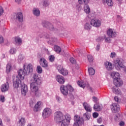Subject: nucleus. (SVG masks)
<instances>
[{
  "mask_svg": "<svg viewBox=\"0 0 126 126\" xmlns=\"http://www.w3.org/2000/svg\"><path fill=\"white\" fill-rule=\"evenodd\" d=\"M33 72V65L32 64L29 63L28 65H24V69H20L18 72L19 77L23 80L24 79V77L25 75H28L30 73H32Z\"/></svg>",
  "mask_w": 126,
  "mask_h": 126,
  "instance_id": "f257e3e1",
  "label": "nucleus"
},
{
  "mask_svg": "<svg viewBox=\"0 0 126 126\" xmlns=\"http://www.w3.org/2000/svg\"><path fill=\"white\" fill-rule=\"evenodd\" d=\"M111 75L114 79L113 83L116 87H120L123 85V81L120 78V73L117 72H112Z\"/></svg>",
  "mask_w": 126,
  "mask_h": 126,
  "instance_id": "f03ea898",
  "label": "nucleus"
},
{
  "mask_svg": "<svg viewBox=\"0 0 126 126\" xmlns=\"http://www.w3.org/2000/svg\"><path fill=\"white\" fill-rule=\"evenodd\" d=\"M63 117V113L60 111H56L54 114V120L58 124H62Z\"/></svg>",
  "mask_w": 126,
  "mask_h": 126,
  "instance_id": "7ed1b4c3",
  "label": "nucleus"
},
{
  "mask_svg": "<svg viewBox=\"0 0 126 126\" xmlns=\"http://www.w3.org/2000/svg\"><path fill=\"white\" fill-rule=\"evenodd\" d=\"M38 85L35 83H32L30 85L32 92L34 93L35 96L39 95V87H38Z\"/></svg>",
  "mask_w": 126,
  "mask_h": 126,
  "instance_id": "20e7f679",
  "label": "nucleus"
},
{
  "mask_svg": "<svg viewBox=\"0 0 126 126\" xmlns=\"http://www.w3.org/2000/svg\"><path fill=\"white\" fill-rule=\"evenodd\" d=\"M70 120H71L70 115L69 114H66L64 117L63 116V120L62 123L61 124V126H68V124L70 123Z\"/></svg>",
  "mask_w": 126,
  "mask_h": 126,
  "instance_id": "39448f33",
  "label": "nucleus"
},
{
  "mask_svg": "<svg viewBox=\"0 0 126 126\" xmlns=\"http://www.w3.org/2000/svg\"><path fill=\"white\" fill-rule=\"evenodd\" d=\"M90 23L92 26L96 28H98L101 26V21L99 19H92L90 21Z\"/></svg>",
  "mask_w": 126,
  "mask_h": 126,
  "instance_id": "423d86ee",
  "label": "nucleus"
},
{
  "mask_svg": "<svg viewBox=\"0 0 126 126\" xmlns=\"http://www.w3.org/2000/svg\"><path fill=\"white\" fill-rule=\"evenodd\" d=\"M51 115H52V110H51V109L46 108L43 110L42 116L44 119H46V118H49Z\"/></svg>",
  "mask_w": 126,
  "mask_h": 126,
  "instance_id": "0eeeda50",
  "label": "nucleus"
},
{
  "mask_svg": "<svg viewBox=\"0 0 126 126\" xmlns=\"http://www.w3.org/2000/svg\"><path fill=\"white\" fill-rule=\"evenodd\" d=\"M60 90L63 95L66 96L68 94V89L67 85H62L60 87Z\"/></svg>",
  "mask_w": 126,
  "mask_h": 126,
  "instance_id": "6e6552de",
  "label": "nucleus"
},
{
  "mask_svg": "<svg viewBox=\"0 0 126 126\" xmlns=\"http://www.w3.org/2000/svg\"><path fill=\"white\" fill-rule=\"evenodd\" d=\"M39 63L41 66L42 67H44L45 68H46V67H48L49 66V64H48V62L45 58H41L39 60Z\"/></svg>",
  "mask_w": 126,
  "mask_h": 126,
  "instance_id": "1a4fd4ad",
  "label": "nucleus"
},
{
  "mask_svg": "<svg viewBox=\"0 0 126 126\" xmlns=\"http://www.w3.org/2000/svg\"><path fill=\"white\" fill-rule=\"evenodd\" d=\"M107 35L109 38H114L117 36V32L112 29H109L107 31Z\"/></svg>",
  "mask_w": 126,
  "mask_h": 126,
  "instance_id": "9d476101",
  "label": "nucleus"
},
{
  "mask_svg": "<svg viewBox=\"0 0 126 126\" xmlns=\"http://www.w3.org/2000/svg\"><path fill=\"white\" fill-rule=\"evenodd\" d=\"M56 81H58L60 84H63L65 82V79L63 77V76L61 75H58L56 76Z\"/></svg>",
  "mask_w": 126,
  "mask_h": 126,
  "instance_id": "9b49d317",
  "label": "nucleus"
},
{
  "mask_svg": "<svg viewBox=\"0 0 126 126\" xmlns=\"http://www.w3.org/2000/svg\"><path fill=\"white\" fill-rule=\"evenodd\" d=\"M111 110L113 113H118L120 111V106L118 103H114L111 106Z\"/></svg>",
  "mask_w": 126,
  "mask_h": 126,
  "instance_id": "f8f14e48",
  "label": "nucleus"
},
{
  "mask_svg": "<svg viewBox=\"0 0 126 126\" xmlns=\"http://www.w3.org/2000/svg\"><path fill=\"white\" fill-rule=\"evenodd\" d=\"M28 92V87L27 85L24 84L21 86V94L23 96H26V94Z\"/></svg>",
  "mask_w": 126,
  "mask_h": 126,
  "instance_id": "ddd939ff",
  "label": "nucleus"
},
{
  "mask_svg": "<svg viewBox=\"0 0 126 126\" xmlns=\"http://www.w3.org/2000/svg\"><path fill=\"white\" fill-rule=\"evenodd\" d=\"M57 69L60 73H61V74H63V75H67L68 74L67 70L63 69L62 66H58Z\"/></svg>",
  "mask_w": 126,
  "mask_h": 126,
  "instance_id": "4468645a",
  "label": "nucleus"
},
{
  "mask_svg": "<svg viewBox=\"0 0 126 126\" xmlns=\"http://www.w3.org/2000/svg\"><path fill=\"white\" fill-rule=\"evenodd\" d=\"M115 64H118L119 66L121 68H124L125 67V65H124V61L121 59H117L115 61Z\"/></svg>",
  "mask_w": 126,
  "mask_h": 126,
  "instance_id": "2eb2a0df",
  "label": "nucleus"
},
{
  "mask_svg": "<svg viewBox=\"0 0 126 126\" xmlns=\"http://www.w3.org/2000/svg\"><path fill=\"white\" fill-rule=\"evenodd\" d=\"M21 84V79L18 77L16 78V80L13 82V85L14 88H18L19 87V85Z\"/></svg>",
  "mask_w": 126,
  "mask_h": 126,
  "instance_id": "dca6fc26",
  "label": "nucleus"
},
{
  "mask_svg": "<svg viewBox=\"0 0 126 126\" xmlns=\"http://www.w3.org/2000/svg\"><path fill=\"white\" fill-rule=\"evenodd\" d=\"M0 89L2 92H6L7 91H8V90L9 89V84H8V82H7L6 84H2L1 86Z\"/></svg>",
  "mask_w": 126,
  "mask_h": 126,
  "instance_id": "f3484780",
  "label": "nucleus"
},
{
  "mask_svg": "<svg viewBox=\"0 0 126 126\" xmlns=\"http://www.w3.org/2000/svg\"><path fill=\"white\" fill-rule=\"evenodd\" d=\"M83 106L87 112L91 113L92 112V107L87 102L83 103Z\"/></svg>",
  "mask_w": 126,
  "mask_h": 126,
  "instance_id": "a211bd4d",
  "label": "nucleus"
},
{
  "mask_svg": "<svg viewBox=\"0 0 126 126\" xmlns=\"http://www.w3.org/2000/svg\"><path fill=\"white\" fill-rule=\"evenodd\" d=\"M15 19L18 20L19 22H22L23 21V14L21 12H18L16 14Z\"/></svg>",
  "mask_w": 126,
  "mask_h": 126,
  "instance_id": "6ab92c4d",
  "label": "nucleus"
},
{
  "mask_svg": "<svg viewBox=\"0 0 126 126\" xmlns=\"http://www.w3.org/2000/svg\"><path fill=\"white\" fill-rule=\"evenodd\" d=\"M33 79L34 82H32V83H35V84H40V83L42 82V81L41 79H40V78H39L37 74H34L33 75Z\"/></svg>",
  "mask_w": 126,
  "mask_h": 126,
  "instance_id": "aec40b11",
  "label": "nucleus"
},
{
  "mask_svg": "<svg viewBox=\"0 0 126 126\" xmlns=\"http://www.w3.org/2000/svg\"><path fill=\"white\" fill-rule=\"evenodd\" d=\"M104 65L108 70H112L113 69V64L109 62L105 63Z\"/></svg>",
  "mask_w": 126,
  "mask_h": 126,
  "instance_id": "412c9836",
  "label": "nucleus"
},
{
  "mask_svg": "<svg viewBox=\"0 0 126 126\" xmlns=\"http://www.w3.org/2000/svg\"><path fill=\"white\" fill-rule=\"evenodd\" d=\"M117 87H118L116 86V87H113L112 88V90L113 92H114L115 93V94H116L117 95H122V92H121L120 89H119Z\"/></svg>",
  "mask_w": 126,
  "mask_h": 126,
  "instance_id": "4be33fe9",
  "label": "nucleus"
},
{
  "mask_svg": "<svg viewBox=\"0 0 126 126\" xmlns=\"http://www.w3.org/2000/svg\"><path fill=\"white\" fill-rule=\"evenodd\" d=\"M43 26L44 27H46V28H48V29H50V30H53V29H54V27L52 24L49 22H46L45 23L43 24Z\"/></svg>",
  "mask_w": 126,
  "mask_h": 126,
  "instance_id": "5701e85b",
  "label": "nucleus"
},
{
  "mask_svg": "<svg viewBox=\"0 0 126 126\" xmlns=\"http://www.w3.org/2000/svg\"><path fill=\"white\" fill-rule=\"evenodd\" d=\"M26 121H25V118H21L19 120V123L18 124V126H25V123Z\"/></svg>",
  "mask_w": 126,
  "mask_h": 126,
  "instance_id": "b1692460",
  "label": "nucleus"
},
{
  "mask_svg": "<svg viewBox=\"0 0 126 126\" xmlns=\"http://www.w3.org/2000/svg\"><path fill=\"white\" fill-rule=\"evenodd\" d=\"M94 109L96 112H99V111H101V110H102V107L100 106V104L99 103H95L94 105Z\"/></svg>",
  "mask_w": 126,
  "mask_h": 126,
  "instance_id": "393cba45",
  "label": "nucleus"
},
{
  "mask_svg": "<svg viewBox=\"0 0 126 126\" xmlns=\"http://www.w3.org/2000/svg\"><path fill=\"white\" fill-rule=\"evenodd\" d=\"M41 105H42V102L38 101L37 102L33 109L34 112H38V111H39V108H40Z\"/></svg>",
  "mask_w": 126,
  "mask_h": 126,
  "instance_id": "a878e982",
  "label": "nucleus"
},
{
  "mask_svg": "<svg viewBox=\"0 0 126 126\" xmlns=\"http://www.w3.org/2000/svg\"><path fill=\"white\" fill-rule=\"evenodd\" d=\"M74 121L75 123H77L78 124H81V120L80 119V117L79 115H75L74 117Z\"/></svg>",
  "mask_w": 126,
  "mask_h": 126,
  "instance_id": "bb28decb",
  "label": "nucleus"
},
{
  "mask_svg": "<svg viewBox=\"0 0 126 126\" xmlns=\"http://www.w3.org/2000/svg\"><path fill=\"white\" fill-rule=\"evenodd\" d=\"M12 69V66H11V64H10V63H8L6 67V73H9V72L11 71Z\"/></svg>",
  "mask_w": 126,
  "mask_h": 126,
  "instance_id": "cd10ccee",
  "label": "nucleus"
},
{
  "mask_svg": "<svg viewBox=\"0 0 126 126\" xmlns=\"http://www.w3.org/2000/svg\"><path fill=\"white\" fill-rule=\"evenodd\" d=\"M84 10L87 14H89L90 13V7L87 4L85 5Z\"/></svg>",
  "mask_w": 126,
  "mask_h": 126,
  "instance_id": "c85d7f7f",
  "label": "nucleus"
},
{
  "mask_svg": "<svg viewBox=\"0 0 126 126\" xmlns=\"http://www.w3.org/2000/svg\"><path fill=\"white\" fill-rule=\"evenodd\" d=\"M32 12L35 16H39L40 15V10L38 8H34Z\"/></svg>",
  "mask_w": 126,
  "mask_h": 126,
  "instance_id": "c756f323",
  "label": "nucleus"
},
{
  "mask_svg": "<svg viewBox=\"0 0 126 126\" xmlns=\"http://www.w3.org/2000/svg\"><path fill=\"white\" fill-rule=\"evenodd\" d=\"M88 71L90 75H94L95 74V70L92 67L89 68Z\"/></svg>",
  "mask_w": 126,
  "mask_h": 126,
  "instance_id": "7c9ffc66",
  "label": "nucleus"
},
{
  "mask_svg": "<svg viewBox=\"0 0 126 126\" xmlns=\"http://www.w3.org/2000/svg\"><path fill=\"white\" fill-rule=\"evenodd\" d=\"M54 48V51L56 52V53H60L61 52H62V48H61L59 46L55 45Z\"/></svg>",
  "mask_w": 126,
  "mask_h": 126,
  "instance_id": "2f4dec72",
  "label": "nucleus"
},
{
  "mask_svg": "<svg viewBox=\"0 0 126 126\" xmlns=\"http://www.w3.org/2000/svg\"><path fill=\"white\" fill-rule=\"evenodd\" d=\"M84 28L86 30H90L92 28V26H91V24L86 23L84 26Z\"/></svg>",
  "mask_w": 126,
  "mask_h": 126,
  "instance_id": "473e14b6",
  "label": "nucleus"
},
{
  "mask_svg": "<svg viewBox=\"0 0 126 126\" xmlns=\"http://www.w3.org/2000/svg\"><path fill=\"white\" fill-rule=\"evenodd\" d=\"M78 2L80 4H83L84 3L86 5L89 2V0H78Z\"/></svg>",
  "mask_w": 126,
  "mask_h": 126,
  "instance_id": "72a5a7b5",
  "label": "nucleus"
},
{
  "mask_svg": "<svg viewBox=\"0 0 126 126\" xmlns=\"http://www.w3.org/2000/svg\"><path fill=\"white\" fill-rule=\"evenodd\" d=\"M78 84L79 86H80V87H82V88H84L86 86L85 83L82 81H78Z\"/></svg>",
  "mask_w": 126,
  "mask_h": 126,
  "instance_id": "f704fd0d",
  "label": "nucleus"
},
{
  "mask_svg": "<svg viewBox=\"0 0 126 126\" xmlns=\"http://www.w3.org/2000/svg\"><path fill=\"white\" fill-rule=\"evenodd\" d=\"M106 2L109 6H113V4H114V2L112 0H106Z\"/></svg>",
  "mask_w": 126,
  "mask_h": 126,
  "instance_id": "c9c22d12",
  "label": "nucleus"
},
{
  "mask_svg": "<svg viewBox=\"0 0 126 126\" xmlns=\"http://www.w3.org/2000/svg\"><path fill=\"white\" fill-rule=\"evenodd\" d=\"M15 41L16 42V43H17V44H21V43L22 42L21 38L19 37H15Z\"/></svg>",
  "mask_w": 126,
  "mask_h": 126,
  "instance_id": "e433bc0d",
  "label": "nucleus"
},
{
  "mask_svg": "<svg viewBox=\"0 0 126 126\" xmlns=\"http://www.w3.org/2000/svg\"><path fill=\"white\" fill-rule=\"evenodd\" d=\"M37 70L38 73H42L43 72V69H42V67L40 66H37Z\"/></svg>",
  "mask_w": 126,
  "mask_h": 126,
  "instance_id": "4c0bfd02",
  "label": "nucleus"
},
{
  "mask_svg": "<svg viewBox=\"0 0 126 126\" xmlns=\"http://www.w3.org/2000/svg\"><path fill=\"white\" fill-rule=\"evenodd\" d=\"M84 115L86 116V118L88 120H89L91 117V114H90V113L89 112L85 113Z\"/></svg>",
  "mask_w": 126,
  "mask_h": 126,
  "instance_id": "58836bf2",
  "label": "nucleus"
},
{
  "mask_svg": "<svg viewBox=\"0 0 126 126\" xmlns=\"http://www.w3.org/2000/svg\"><path fill=\"white\" fill-rule=\"evenodd\" d=\"M88 59L89 60V63H92L93 62L94 58L93 56L88 55Z\"/></svg>",
  "mask_w": 126,
  "mask_h": 126,
  "instance_id": "ea45409f",
  "label": "nucleus"
},
{
  "mask_svg": "<svg viewBox=\"0 0 126 126\" xmlns=\"http://www.w3.org/2000/svg\"><path fill=\"white\" fill-rule=\"evenodd\" d=\"M67 87H68V90H69L70 92H73V91H74V89H73L72 86L67 85Z\"/></svg>",
  "mask_w": 126,
  "mask_h": 126,
  "instance_id": "a19ab883",
  "label": "nucleus"
},
{
  "mask_svg": "<svg viewBox=\"0 0 126 126\" xmlns=\"http://www.w3.org/2000/svg\"><path fill=\"white\" fill-rule=\"evenodd\" d=\"M10 54H11V55H14V54H15L16 53V49L15 48H12L10 50Z\"/></svg>",
  "mask_w": 126,
  "mask_h": 126,
  "instance_id": "79ce46f5",
  "label": "nucleus"
},
{
  "mask_svg": "<svg viewBox=\"0 0 126 126\" xmlns=\"http://www.w3.org/2000/svg\"><path fill=\"white\" fill-rule=\"evenodd\" d=\"M55 56H54L53 55H50L49 56V61L51 63H53V62L55 61Z\"/></svg>",
  "mask_w": 126,
  "mask_h": 126,
  "instance_id": "37998d69",
  "label": "nucleus"
},
{
  "mask_svg": "<svg viewBox=\"0 0 126 126\" xmlns=\"http://www.w3.org/2000/svg\"><path fill=\"white\" fill-rule=\"evenodd\" d=\"M0 102H2V103H3V102H4V101H5L4 96H3L2 95H0Z\"/></svg>",
  "mask_w": 126,
  "mask_h": 126,
  "instance_id": "c03bdc74",
  "label": "nucleus"
},
{
  "mask_svg": "<svg viewBox=\"0 0 126 126\" xmlns=\"http://www.w3.org/2000/svg\"><path fill=\"white\" fill-rule=\"evenodd\" d=\"M116 56H117V54L115 52H112L110 54V58L112 59H114V58H116Z\"/></svg>",
  "mask_w": 126,
  "mask_h": 126,
  "instance_id": "a18cd8bd",
  "label": "nucleus"
},
{
  "mask_svg": "<svg viewBox=\"0 0 126 126\" xmlns=\"http://www.w3.org/2000/svg\"><path fill=\"white\" fill-rule=\"evenodd\" d=\"M70 62L71 63H76V61L74 60V58L71 57L70 58Z\"/></svg>",
  "mask_w": 126,
  "mask_h": 126,
  "instance_id": "49530a36",
  "label": "nucleus"
},
{
  "mask_svg": "<svg viewBox=\"0 0 126 126\" xmlns=\"http://www.w3.org/2000/svg\"><path fill=\"white\" fill-rule=\"evenodd\" d=\"M4 42V39H3V37L2 36L0 35V44H3Z\"/></svg>",
  "mask_w": 126,
  "mask_h": 126,
  "instance_id": "de8ad7c7",
  "label": "nucleus"
},
{
  "mask_svg": "<svg viewBox=\"0 0 126 126\" xmlns=\"http://www.w3.org/2000/svg\"><path fill=\"white\" fill-rule=\"evenodd\" d=\"M93 116L94 118H98V116H99V114H98V113L97 112H94L93 113Z\"/></svg>",
  "mask_w": 126,
  "mask_h": 126,
  "instance_id": "09e8293b",
  "label": "nucleus"
},
{
  "mask_svg": "<svg viewBox=\"0 0 126 126\" xmlns=\"http://www.w3.org/2000/svg\"><path fill=\"white\" fill-rule=\"evenodd\" d=\"M2 13H3V8H2V7L0 6V16H1Z\"/></svg>",
  "mask_w": 126,
  "mask_h": 126,
  "instance_id": "8fccbe9b",
  "label": "nucleus"
},
{
  "mask_svg": "<svg viewBox=\"0 0 126 126\" xmlns=\"http://www.w3.org/2000/svg\"><path fill=\"white\" fill-rule=\"evenodd\" d=\"M104 39H105V42L106 43H110V41H111V39H110V37L106 38V36H105Z\"/></svg>",
  "mask_w": 126,
  "mask_h": 126,
  "instance_id": "3c124183",
  "label": "nucleus"
},
{
  "mask_svg": "<svg viewBox=\"0 0 126 126\" xmlns=\"http://www.w3.org/2000/svg\"><path fill=\"white\" fill-rule=\"evenodd\" d=\"M56 100L59 102V103H61L62 102V98L60 97V96H56Z\"/></svg>",
  "mask_w": 126,
  "mask_h": 126,
  "instance_id": "603ef678",
  "label": "nucleus"
},
{
  "mask_svg": "<svg viewBox=\"0 0 126 126\" xmlns=\"http://www.w3.org/2000/svg\"><path fill=\"white\" fill-rule=\"evenodd\" d=\"M43 6H48V1L47 0H44L43 2Z\"/></svg>",
  "mask_w": 126,
  "mask_h": 126,
  "instance_id": "864d4df0",
  "label": "nucleus"
},
{
  "mask_svg": "<svg viewBox=\"0 0 126 126\" xmlns=\"http://www.w3.org/2000/svg\"><path fill=\"white\" fill-rule=\"evenodd\" d=\"M93 101L94 102V103H97V102H98V98L95 96H94L93 97Z\"/></svg>",
  "mask_w": 126,
  "mask_h": 126,
  "instance_id": "5fc2aeb1",
  "label": "nucleus"
},
{
  "mask_svg": "<svg viewBox=\"0 0 126 126\" xmlns=\"http://www.w3.org/2000/svg\"><path fill=\"white\" fill-rule=\"evenodd\" d=\"M119 126H125V122H123V121H121L119 123Z\"/></svg>",
  "mask_w": 126,
  "mask_h": 126,
  "instance_id": "6e6d98bb",
  "label": "nucleus"
},
{
  "mask_svg": "<svg viewBox=\"0 0 126 126\" xmlns=\"http://www.w3.org/2000/svg\"><path fill=\"white\" fill-rule=\"evenodd\" d=\"M114 100L116 102H119V97L118 96H115L114 97Z\"/></svg>",
  "mask_w": 126,
  "mask_h": 126,
  "instance_id": "4d7b16f0",
  "label": "nucleus"
},
{
  "mask_svg": "<svg viewBox=\"0 0 126 126\" xmlns=\"http://www.w3.org/2000/svg\"><path fill=\"white\" fill-rule=\"evenodd\" d=\"M102 119H101V118L98 119L97 120V123H98V124H101V123H102Z\"/></svg>",
  "mask_w": 126,
  "mask_h": 126,
  "instance_id": "13d9d810",
  "label": "nucleus"
},
{
  "mask_svg": "<svg viewBox=\"0 0 126 126\" xmlns=\"http://www.w3.org/2000/svg\"><path fill=\"white\" fill-rule=\"evenodd\" d=\"M99 50H100V45L98 44L96 46V50L99 51Z\"/></svg>",
  "mask_w": 126,
  "mask_h": 126,
  "instance_id": "bf43d9fd",
  "label": "nucleus"
},
{
  "mask_svg": "<svg viewBox=\"0 0 126 126\" xmlns=\"http://www.w3.org/2000/svg\"><path fill=\"white\" fill-rule=\"evenodd\" d=\"M79 125H80V124L75 122L73 126H79Z\"/></svg>",
  "mask_w": 126,
  "mask_h": 126,
  "instance_id": "052dcab7",
  "label": "nucleus"
},
{
  "mask_svg": "<svg viewBox=\"0 0 126 126\" xmlns=\"http://www.w3.org/2000/svg\"><path fill=\"white\" fill-rule=\"evenodd\" d=\"M0 126H3V124H2V121L1 119H0Z\"/></svg>",
  "mask_w": 126,
  "mask_h": 126,
  "instance_id": "680f3d73",
  "label": "nucleus"
},
{
  "mask_svg": "<svg viewBox=\"0 0 126 126\" xmlns=\"http://www.w3.org/2000/svg\"><path fill=\"white\" fill-rule=\"evenodd\" d=\"M16 2H17V3H19L21 1V0H15Z\"/></svg>",
  "mask_w": 126,
  "mask_h": 126,
  "instance_id": "e2e57ef3",
  "label": "nucleus"
},
{
  "mask_svg": "<svg viewBox=\"0 0 126 126\" xmlns=\"http://www.w3.org/2000/svg\"><path fill=\"white\" fill-rule=\"evenodd\" d=\"M90 91H91V92H93V89H92V88H89Z\"/></svg>",
  "mask_w": 126,
  "mask_h": 126,
  "instance_id": "0e129e2a",
  "label": "nucleus"
},
{
  "mask_svg": "<svg viewBox=\"0 0 126 126\" xmlns=\"http://www.w3.org/2000/svg\"><path fill=\"white\" fill-rule=\"evenodd\" d=\"M119 2V3H122V1H123V0H117Z\"/></svg>",
  "mask_w": 126,
  "mask_h": 126,
  "instance_id": "69168bd1",
  "label": "nucleus"
},
{
  "mask_svg": "<svg viewBox=\"0 0 126 126\" xmlns=\"http://www.w3.org/2000/svg\"><path fill=\"white\" fill-rule=\"evenodd\" d=\"M20 57H22V55H21L19 56V59H20Z\"/></svg>",
  "mask_w": 126,
  "mask_h": 126,
  "instance_id": "338daca9",
  "label": "nucleus"
},
{
  "mask_svg": "<svg viewBox=\"0 0 126 126\" xmlns=\"http://www.w3.org/2000/svg\"><path fill=\"white\" fill-rule=\"evenodd\" d=\"M27 126H32L31 124H29Z\"/></svg>",
  "mask_w": 126,
  "mask_h": 126,
  "instance_id": "774afa93",
  "label": "nucleus"
}]
</instances>
